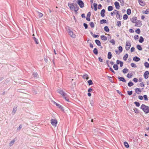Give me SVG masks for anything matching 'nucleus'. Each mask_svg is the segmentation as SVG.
Segmentation results:
<instances>
[{"mask_svg":"<svg viewBox=\"0 0 149 149\" xmlns=\"http://www.w3.org/2000/svg\"><path fill=\"white\" fill-rule=\"evenodd\" d=\"M128 18V16L126 14H125L123 16V18L124 20L127 19Z\"/></svg>","mask_w":149,"mask_h":149,"instance_id":"nucleus-43","label":"nucleus"},{"mask_svg":"<svg viewBox=\"0 0 149 149\" xmlns=\"http://www.w3.org/2000/svg\"><path fill=\"white\" fill-rule=\"evenodd\" d=\"M110 42L112 43V45H113L115 44V41L113 39H112L110 41Z\"/></svg>","mask_w":149,"mask_h":149,"instance_id":"nucleus-44","label":"nucleus"},{"mask_svg":"<svg viewBox=\"0 0 149 149\" xmlns=\"http://www.w3.org/2000/svg\"><path fill=\"white\" fill-rule=\"evenodd\" d=\"M84 26L85 29H87L88 28V26L87 24L85 23H84Z\"/></svg>","mask_w":149,"mask_h":149,"instance_id":"nucleus-64","label":"nucleus"},{"mask_svg":"<svg viewBox=\"0 0 149 149\" xmlns=\"http://www.w3.org/2000/svg\"><path fill=\"white\" fill-rule=\"evenodd\" d=\"M75 4L74 5L73 3H69L68 4V6L69 7L70 9L71 10H73L75 6Z\"/></svg>","mask_w":149,"mask_h":149,"instance_id":"nucleus-5","label":"nucleus"},{"mask_svg":"<svg viewBox=\"0 0 149 149\" xmlns=\"http://www.w3.org/2000/svg\"><path fill=\"white\" fill-rule=\"evenodd\" d=\"M95 42L96 44L99 46H101V44L100 41L98 40H95Z\"/></svg>","mask_w":149,"mask_h":149,"instance_id":"nucleus-18","label":"nucleus"},{"mask_svg":"<svg viewBox=\"0 0 149 149\" xmlns=\"http://www.w3.org/2000/svg\"><path fill=\"white\" fill-rule=\"evenodd\" d=\"M134 111L136 113H139V110L136 108H135L134 109Z\"/></svg>","mask_w":149,"mask_h":149,"instance_id":"nucleus-52","label":"nucleus"},{"mask_svg":"<svg viewBox=\"0 0 149 149\" xmlns=\"http://www.w3.org/2000/svg\"><path fill=\"white\" fill-rule=\"evenodd\" d=\"M57 92L60 94L61 95H62V96H64L65 95L66 93L64 92L61 89H58L57 91Z\"/></svg>","mask_w":149,"mask_h":149,"instance_id":"nucleus-8","label":"nucleus"},{"mask_svg":"<svg viewBox=\"0 0 149 149\" xmlns=\"http://www.w3.org/2000/svg\"><path fill=\"white\" fill-rule=\"evenodd\" d=\"M127 93L128 94L130 95H131L132 93V91H127Z\"/></svg>","mask_w":149,"mask_h":149,"instance_id":"nucleus-55","label":"nucleus"},{"mask_svg":"<svg viewBox=\"0 0 149 149\" xmlns=\"http://www.w3.org/2000/svg\"><path fill=\"white\" fill-rule=\"evenodd\" d=\"M118 78L120 81H122L123 82H126V80L123 77H118Z\"/></svg>","mask_w":149,"mask_h":149,"instance_id":"nucleus-14","label":"nucleus"},{"mask_svg":"<svg viewBox=\"0 0 149 149\" xmlns=\"http://www.w3.org/2000/svg\"><path fill=\"white\" fill-rule=\"evenodd\" d=\"M124 145L126 148H128L129 147V145L127 142L125 141L124 142Z\"/></svg>","mask_w":149,"mask_h":149,"instance_id":"nucleus-33","label":"nucleus"},{"mask_svg":"<svg viewBox=\"0 0 149 149\" xmlns=\"http://www.w3.org/2000/svg\"><path fill=\"white\" fill-rule=\"evenodd\" d=\"M113 68L115 70H117L118 69V67L117 65L114 64L113 66Z\"/></svg>","mask_w":149,"mask_h":149,"instance_id":"nucleus-24","label":"nucleus"},{"mask_svg":"<svg viewBox=\"0 0 149 149\" xmlns=\"http://www.w3.org/2000/svg\"><path fill=\"white\" fill-rule=\"evenodd\" d=\"M105 10L104 9H102L101 11L100 14L101 16L102 17H104L105 16Z\"/></svg>","mask_w":149,"mask_h":149,"instance_id":"nucleus-15","label":"nucleus"},{"mask_svg":"<svg viewBox=\"0 0 149 149\" xmlns=\"http://www.w3.org/2000/svg\"><path fill=\"white\" fill-rule=\"evenodd\" d=\"M136 48L139 50H141L142 49V47H141V46L140 45H138L136 46Z\"/></svg>","mask_w":149,"mask_h":149,"instance_id":"nucleus-37","label":"nucleus"},{"mask_svg":"<svg viewBox=\"0 0 149 149\" xmlns=\"http://www.w3.org/2000/svg\"><path fill=\"white\" fill-rule=\"evenodd\" d=\"M113 9V7L111 6H109L108 8V10L109 11H112Z\"/></svg>","mask_w":149,"mask_h":149,"instance_id":"nucleus-29","label":"nucleus"},{"mask_svg":"<svg viewBox=\"0 0 149 149\" xmlns=\"http://www.w3.org/2000/svg\"><path fill=\"white\" fill-rule=\"evenodd\" d=\"M135 91L136 93L139 94L141 92V89L139 88H137L135 89Z\"/></svg>","mask_w":149,"mask_h":149,"instance_id":"nucleus-13","label":"nucleus"},{"mask_svg":"<svg viewBox=\"0 0 149 149\" xmlns=\"http://www.w3.org/2000/svg\"><path fill=\"white\" fill-rule=\"evenodd\" d=\"M133 60L135 61L138 62L140 60V58L137 56H135L133 58Z\"/></svg>","mask_w":149,"mask_h":149,"instance_id":"nucleus-17","label":"nucleus"},{"mask_svg":"<svg viewBox=\"0 0 149 149\" xmlns=\"http://www.w3.org/2000/svg\"><path fill=\"white\" fill-rule=\"evenodd\" d=\"M131 65L132 67L136 68V65L134 63H132L131 64Z\"/></svg>","mask_w":149,"mask_h":149,"instance_id":"nucleus-49","label":"nucleus"},{"mask_svg":"<svg viewBox=\"0 0 149 149\" xmlns=\"http://www.w3.org/2000/svg\"><path fill=\"white\" fill-rule=\"evenodd\" d=\"M56 105L57 106L58 108L61 109H62V107L61 105L57 103Z\"/></svg>","mask_w":149,"mask_h":149,"instance_id":"nucleus-54","label":"nucleus"},{"mask_svg":"<svg viewBox=\"0 0 149 149\" xmlns=\"http://www.w3.org/2000/svg\"><path fill=\"white\" fill-rule=\"evenodd\" d=\"M37 13L38 14V16L40 18L43 16V14L42 13H41L38 11H37Z\"/></svg>","mask_w":149,"mask_h":149,"instance_id":"nucleus-27","label":"nucleus"},{"mask_svg":"<svg viewBox=\"0 0 149 149\" xmlns=\"http://www.w3.org/2000/svg\"><path fill=\"white\" fill-rule=\"evenodd\" d=\"M128 57V55L127 54H126L123 57V59L124 61H126Z\"/></svg>","mask_w":149,"mask_h":149,"instance_id":"nucleus-34","label":"nucleus"},{"mask_svg":"<svg viewBox=\"0 0 149 149\" xmlns=\"http://www.w3.org/2000/svg\"><path fill=\"white\" fill-rule=\"evenodd\" d=\"M77 2L80 8H82L84 7V3L81 0H78Z\"/></svg>","mask_w":149,"mask_h":149,"instance_id":"nucleus-4","label":"nucleus"},{"mask_svg":"<svg viewBox=\"0 0 149 149\" xmlns=\"http://www.w3.org/2000/svg\"><path fill=\"white\" fill-rule=\"evenodd\" d=\"M140 85L141 87H144V84L143 82H141L140 84Z\"/></svg>","mask_w":149,"mask_h":149,"instance_id":"nucleus-61","label":"nucleus"},{"mask_svg":"<svg viewBox=\"0 0 149 149\" xmlns=\"http://www.w3.org/2000/svg\"><path fill=\"white\" fill-rule=\"evenodd\" d=\"M118 12H119V11L116 10H114L113 11V13L114 14L116 15Z\"/></svg>","mask_w":149,"mask_h":149,"instance_id":"nucleus-60","label":"nucleus"},{"mask_svg":"<svg viewBox=\"0 0 149 149\" xmlns=\"http://www.w3.org/2000/svg\"><path fill=\"white\" fill-rule=\"evenodd\" d=\"M93 6L94 8V10L95 11H96L97 10V4L95 3L93 4Z\"/></svg>","mask_w":149,"mask_h":149,"instance_id":"nucleus-32","label":"nucleus"},{"mask_svg":"<svg viewBox=\"0 0 149 149\" xmlns=\"http://www.w3.org/2000/svg\"><path fill=\"white\" fill-rule=\"evenodd\" d=\"M145 67L147 68H149V63L147 62H146L144 63Z\"/></svg>","mask_w":149,"mask_h":149,"instance_id":"nucleus-35","label":"nucleus"},{"mask_svg":"<svg viewBox=\"0 0 149 149\" xmlns=\"http://www.w3.org/2000/svg\"><path fill=\"white\" fill-rule=\"evenodd\" d=\"M33 77H36L38 75V74H37V73L36 72L35 73H33Z\"/></svg>","mask_w":149,"mask_h":149,"instance_id":"nucleus-59","label":"nucleus"},{"mask_svg":"<svg viewBox=\"0 0 149 149\" xmlns=\"http://www.w3.org/2000/svg\"><path fill=\"white\" fill-rule=\"evenodd\" d=\"M127 13L128 15H130L131 13V10L130 9H128L127 10Z\"/></svg>","mask_w":149,"mask_h":149,"instance_id":"nucleus-41","label":"nucleus"},{"mask_svg":"<svg viewBox=\"0 0 149 149\" xmlns=\"http://www.w3.org/2000/svg\"><path fill=\"white\" fill-rule=\"evenodd\" d=\"M63 97L66 101L68 102L69 101V96L66 93L65 95L64 96H63Z\"/></svg>","mask_w":149,"mask_h":149,"instance_id":"nucleus-11","label":"nucleus"},{"mask_svg":"<svg viewBox=\"0 0 149 149\" xmlns=\"http://www.w3.org/2000/svg\"><path fill=\"white\" fill-rule=\"evenodd\" d=\"M101 39L104 41H106L107 40V38L104 35H102L101 36Z\"/></svg>","mask_w":149,"mask_h":149,"instance_id":"nucleus-19","label":"nucleus"},{"mask_svg":"<svg viewBox=\"0 0 149 149\" xmlns=\"http://www.w3.org/2000/svg\"><path fill=\"white\" fill-rule=\"evenodd\" d=\"M114 4L116 9H119L120 8V5L118 2L116 1L114 3Z\"/></svg>","mask_w":149,"mask_h":149,"instance_id":"nucleus-12","label":"nucleus"},{"mask_svg":"<svg viewBox=\"0 0 149 149\" xmlns=\"http://www.w3.org/2000/svg\"><path fill=\"white\" fill-rule=\"evenodd\" d=\"M134 104H135L136 105L137 107H139L140 106V104L139 102H134Z\"/></svg>","mask_w":149,"mask_h":149,"instance_id":"nucleus-51","label":"nucleus"},{"mask_svg":"<svg viewBox=\"0 0 149 149\" xmlns=\"http://www.w3.org/2000/svg\"><path fill=\"white\" fill-rule=\"evenodd\" d=\"M33 39L35 42L36 44H38L39 43L38 39H37L35 37H33Z\"/></svg>","mask_w":149,"mask_h":149,"instance_id":"nucleus-23","label":"nucleus"},{"mask_svg":"<svg viewBox=\"0 0 149 149\" xmlns=\"http://www.w3.org/2000/svg\"><path fill=\"white\" fill-rule=\"evenodd\" d=\"M132 73L130 74H128L127 75V77L129 78H130L132 77Z\"/></svg>","mask_w":149,"mask_h":149,"instance_id":"nucleus-50","label":"nucleus"},{"mask_svg":"<svg viewBox=\"0 0 149 149\" xmlns=\"http://www.w3.org/2000/svg\"><path fill=\"white\" fill-rule=\"evenodd\" d=\"M128 71V70L127 69L125 68L123 70V72L124 73H126Z\"/></svg>","mask_w":149,"mask_h":149,"instance_id":"nucleus-46","label":"nucleus"},{"mask_svg":"<svg viewBox=\"0 0 149 149\" xmlns=\"http://www.w3.org/2000/svg\"><path fill=\"white\" fill-rule=\"evenodd\" d=\"M93 53L96 55H97L98 54L97 50L96 48H95L93 50Z\"/></svg>","mask_w":149,"mask_h":149,"instance_id":"nucleus-30","label":"nucleus"},{"mask_svg":"<svg viewBox=\"0 0 149 149\" xmlns=\"http://www.w3.org/2000/svg\"><path fill=\"white\" fill-rule=\"evenodd\" d=\"M135 32L138 34H139L141 32L140 30L139 29H137L136 30Z\"/></svg>","mask_w":149,"mask_h":149,"instance_id":"nucleus-53","label":"nucleus"},{"mask_svg":"<svg viewBox=\"0 0 149 149\" xmlns=\"http://www.w3.org/2000/svg\"><path fill=\"white\" fill-rule=\"evenodd\" d=\"M131 46V44L130 42L127 41L126 42L125 49L126 50H128L130 48Z\"/></svg>","mask_w":149,"mask_h":149,"instance_id":"nucleus-3","label":"nucleus"},{"mask_svg":"<svg viewBox=\"0 0 149 149\" xmlns=\"http://www.w3.org/2000/svg\"><path fill=\"white\" fill-rule=\"evenodd\" d=\"M104 29V31L107 32H109V29L107 26H105Z\"/></svg>","mask_w":149,"mask_h":149,"instance_id":"nucleus-28","label":"nucleus"},{"mask_svg":"<svg viewBox=\"0 0 149 149\" xmlns=\"http://www.w3.org/2000/svg\"><path fill=\"white\" fill-rule=\"evenodd\" d=\"M149 72L148 71H146L144 74L143 76L145 79H146L148 77Z\"/></svg>","mask_w":149,"mask_h":149,"instance_id":"nucleus-10","label":"nucleus"},{"mask_svg":"<svg viewBox=\"0 0 149 149\" xmlns=\"http://www.w3.org/2000/svg\"><path fill=\"white\" fill-rule=\"evenodd\" d=\"M79 9V7L77 5L75 4V6L74 8V9L75 10H78Z\"/></svg>","mask_w":149,"mask_h":149,"instance_id":"nucleus-40","label":"nucleus"},{"mask_svg":"<svg viewBox=\"0 0 149 149\" xmlns=\"http://www.w3.org/2000/svg\"><path fill=\"white\" fill-rule=\"evenodd\" d=\"M118 49L119 50V53H121L123 51V48L121 46H120L118 47Z\"/></svg>","mask_w":149,"mask_h":149,"instance_id":"nucleus-39","label":"nucleus"},{"mask_svg":"<svg viewBox=\"0 0 149 149\" xmlns=\"http://www.w3.org/2000/svg\"><path fill=\"white\" fill-rule=\"evenodd\" d=\"M17 107H14L13 108V110L12 112V114L13 115H14V114L17 111Z\"/></svg>","mask_w":149,"mask_h":149,"instance_id":"nucleus-22","label":"nucleus"},{"mask_svg":"<svg viewBox=\"0 0 149 149\" xmlns=\"http://www.w3.org/2000/svg\"><path fill=\"white\" fill-rule=\"evenodd\" d=\"M144 98V100H146L147 101L148 100V99L147 98V96L146 95H144L143 96Z\"/></svg>","mask_w":149,"mask_h":149,"instance_id":"nucleus-57","label":"nucleus"},{"mask_svg":"<svg viewBox=\"0 0 149 149\" xmlns=\"http://www.w3.org/2000/svg\"><path fill=\"white\" fill-rule=\"evenodd\" d=\"M107 22V21L105 19H102L100 20V23L101 24H103V23H106Z\"/></svg>","mask_w":149,"mask_h":149,"instance_id":"nucleus-31","label":"nucleus"},{"mask_svg":"<svg viewBox=\"0 0 149 149\" xmlns=\"http://www.w3.org/2000/svg\"><path fill=\"white\" fill-rule=\"evenodd\" d=\"M133 81L136 83L137 82H138V79L136 78H134V79H133Z\"/></svg>","mask_w":149,"mask_h":149,"instance_id":"nucleus-62","label":"nucleus"},{"mask_svg":"<svg viewBox=\"0 0 149 149\" xmlns=\"http://www.w3.org/2000/svg\"><path fill=\"white\" fill-rule=\"evenodd\" d=\"M116 15V18L118 19H120V14L119 13V12H118V13Z\"/></svg>","mask_w":149,"mask_h":149,"instance_id":"nucleus-36","label":"nucleus"},{"mask_svg":"<svg viewBox=\"0 0 149 149\" xmlns=\"http://www.w3.org/2000/svg\"><path fill=\"white\" fill-rule=\"evenodd\" d=\"M88 84L89 85H91L93 84V83L92 81L91 80H89L88 81Z\"/></svg>","mask_w":149,"mask_h":149,"instance_id":"nucleus-42","label":"nucleus"},{"mask_svg":"<svg viewBox=\"0 0 149 149\" xmlns=\"http://www.w3.org/2000/svg\"><path fill=\"white\" fill-rule=\"evenodd\" d=\"M128 86L129 87L132 86H133L134 85V84L131 81H130L128 83Z\"/></svg>","mask_w":149,"mask_h":149,"instance_id":"nucleus-38","label":"nucleus"},{"mask_svg":"<svg viewBox=\"0 0 149 149\" xmlns=\"http://www.w3.org/2000/svg\"><path fill=\"white\" fill-rule=\"evenodd\" d=\"M15 142V140L14 139L12 140L10 142V143L9 144V146H12L13 144H14Z\"/></svg>","mask_w":149,"mask_h":149,"instance_id":"nucleus-21","label":"nucleus"},{"mask_svg":"<svg viewBox=\"0 0 149 149\" xmlns=\"http://www.w3.org/2000/svg\"><path fill=\"white\" fill-rule=\"evenodd\" d=\"M144 41V39L142 36L140 37V39L139 40V42L140 43H142Z\"/></svg>","mask_w":149,"mask_h":149,"instance_id":"nucleus-25","label":"nucleus"},{"mask_svg":"<svg viewBox=\"0 0 149 149\" xmlns=\"http://www.w3.org/2000/svg\"><path fill=\"white\" fill-rule=\"evenodd\" d=\"M121 22L120 21H118L117 22V25L118 26H120L121 25Z\"/></svg>","mask_w":149,"mask_h":149,"instance_id":"nucleus-45","label":"nucleus"},{"mask_svg":"<svg viewBox=\"0 0 149 149\" xmlns=\"http://www.w3.org/2000/svg\"><path fill=\"white\" fill-rule=\"evenodd\" d=\"M112 55L110 52H108V59H110L111 58Z\"/></svg>","mask_w":149,"mask_h":149,"instance_id":"nucleus-26","label":"nucleus"},{"mask_svg":"<svg viewBox=\"0 0 149 149\" xmlns=\"http://www.w3.org/2000/svg\"><path fill=\"white\" fill-rule=\"evenodd\" d=\"M135 26L137 27H140L142 25V23L141 21L138 20V21L135 23Z\"/></svg>","mask_w":149,"mask_h":149,"instance_id":"nucleus-6","label":"nucleus"},{"mask_svg":"<svg viewBox=\"0 0 149 149\" xmlns=\"http://www.w3.org/2000/svg\"><path fill=\"white\" fill-rule=\"evenodd\" d=\"M138 20L137 19V17H133L131 19V22L132 23H136L138 21Z\"/></svg>","mask_w":149,"mask_h":149,"instance_id":"nucleus-9","label":"nucleus"},{"mask_svg":"<svg viewBox=\"0 0 149 149\" xmlns=\"http://www.w3.org/2000/svg\"><path fill=\"white\" fill-rule=\"evenodd\" d=\"M135 50V48L134 47H132L131 49V51L132 52H134Z\"/></svg>","mask_w":149,"mask_h":149,"instance_id":"nucleus-63","label":"nucleus"},{"mask_svg":"<svg viewBox=\"0 0 149 149\" xmlns=\"http://www.w3.org/2000/svg\"><path fill=\"white\" fill-rule=\"evenodd\" d=\"M90 25L91 28H94V24L93 22H91L90 23Z\"/></svg>","mask_w":149,"mask_h":149,"instance_id":"nucleus-48","label":"nucleus"},{"mask_svg":"<svg viewBox=\"0 0 149 149\" xmlns=\"http://www.w3.org/2000/svg\"><path fill=\"white\" fill-rule=\"evenodd\" d=\"M22 125H19V127L17 128V130H21V128H22Z\"/></svg>","mask_w":149,"mask_h":149,"instance_id":"nucleus-56","label":"nucleus"},{"mask_svg":"<svg viewBox=\"0 0 149 149\" xmlns=\"http://www.w3.org/2000/svg\"><path fill=\"white\" fill-rule=\"evenodd\" d=\"M149 13V9H148L146 10V11H144L143 12V13L144 14H148Z\"/></svg>","mask_w":149,"mask_h":149,"instance_id":"nucleus-47","label":"nucleus"},{"mask_svg":"<svg viewBox=\"0 0 149 149\" xmlns=\"http://www.w3.org/2000/svg\"><path fill=\"white\" fill-rule=\"evenodd\" d=\"M82 77L84 79H86V80H88L89 79L88 75L86 74H84L82 76Z\"/></svg>","mask_w":149,"mask_h":149,"instance_id":"nucleus-16","label":"nucleus"},{"mask_svg":"<svg viewBox=\"0 0 149 149\" xmlns=\"http://www.w3.org/2000/svg\"><path fill=\"white\" fill-rule=\"evenodd\" d=\"M141 108L146 113H149V107L146 106L144 104H142L141 107Z\"/></svg>","mask_w":149,"mask_h":149,"instance_id":"nucleus-1","label":"nucleus"},{"mask_svg":"<svg viewBox=\"0 0 149 149\" xmlns=\"http://www.w3.org/2000/svg\"><path fill=\"white\" fill-rule=\"evenodd\" d=\"M140 5L142 6H144L145 5V3L142 0L140 1L139 2Z\"/></svg>","mask_w":149,"mask_h":149,"instance_id":"nucleus-20","label":"nucleus"},{"mask_svg":"<svg viewBox=\"0 0 149 149\" xmlns=\"http://www.w3.org/2000/svg\"><path fill=\"white\" fill-rule=\"evenodd\" d=\"M69 35L72 38H75L76 37V35L74 34L73 31L69 30L68 32Z\"/></svg>","mask_w":149,"mask_h":149,"instance_id":"nucleus-7","label":"nucleus"},{"mask_svg":"<svg viewBox=\"0 0 149 149\" xmlns=\"http://www.w3.org/2000/svg\"><path fill=\"white\" fill-rule=\"evenodd\" d=\"M51 123L53 126L56 127L57 124V121L56 120L52 119L51 120Z\"/></svg>","mask_w":149,"mask_h":149,"instance_id":"nucleus-2","label":"nucleus"},{"mask_svg":"<svg viewBox=\"0 0 149 149\" xmlns=\"http://www.w3.org/2000/svg\"><path fill=\"white\" fill-rule=\"evenodd\" d=\"M138 38L139 36L138 35H136L134 37V38L136 40H137L138 39Z\"/></svg>","mask_w":149,"mask_h":149,"instance_id":"nucleus-58","label":"nucleus"}]
</instances>
